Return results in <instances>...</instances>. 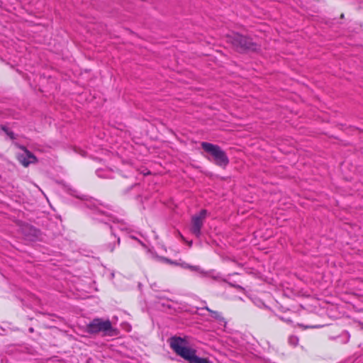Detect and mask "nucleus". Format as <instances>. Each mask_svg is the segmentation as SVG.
<instances>
[{
	"mask_svg": "<svg viewBox=\"0 0 363 363\" xmlns=\"http://www.w3.org/2000/svg\"><path fill=\"white\" fill-rule=\"evenodd\" d=\"M188 267L189 269H192V270H196L197 269V267H195V266H189Z\"/></svg>",
	"mask_w": 363,
	"mask_h": 363,
	"instance_id": "obj_9",
	"label": "nucleus"
},
{
	"mask_svg": "<svg viewBox=\"0 0 363 363\" xmlns=\"http://www.w3.org/2000/svg\"><path fill=\"white\" fill-rule=\"evenodd\" d=\"M171 349L179 356L189 362V363H211L207 358H201L196 355V350L185 346L184 339L173 336L169 339Z\"/></svg>",
	"mask_w": 363,
	"mask_h": 363,
	"instance_id": "obj_1",
	"label": "nucleus"
},
{
	"mask_svg": "<svg viewBox=\"0 0 363 363\" xmlns=\"http://www.w3.org/2000/svg\"><path fill=\"white\" fill-rule=\"evenodd\" d=\"M228 41L238 50H255L257 45L252 40L244 35L238 33H234L228 35Z\"/></svg>",
	"mask_w": 363,
	"mask_h": 363,
	"instance_id": "obj_4",
	"label": "nucleus"
},
{
	"mask_svg": "<svg viewBox=\"0 0 363 363\" xmlns=\"http://www.w3.org/2000/svg\"><path fill=\"white\" fill-rule=\"evenodd\" d=\"M2 129L6 132V133L11 138L14 139V134L12 131H10L9 130L5 128L4 127L2 128Z\"/></svg>",
	"mask_w": 363,
	"mask_h": 363,
	"instance_id": "obj_8",
	"label": "nucleus"
},
{
	"mask_svg": "<svg viewBox=\"0 0 363 363\" xmlns=\"http://www.w3.org/2000/svg\"><path fill=\"white\" fill-rule=\"evenodd\" d=\"M206 213V210L203 209L199 214L194 215L191 218V232L196 237H199L201 235V230L203 225Z\"/></svg>",
	"mask_w": 363,
	"mask_h": 363,
	"instance_id": "obj_5",
	"label": "nucleus"
},
{
	"mask_svg": "<svg viewBox=\"0 0 363 363\" xmlns=\"http://www.w3.org/2000/svg\"><path fill=\"white\" fill-rule=\"evenodd\" d=\"M86 331L89 334L96 335L101 333L103 335L112 336L115 335L116 330L113 328L111 322L102 318H94L87 325Z\"/></svg>",
	"mask_w": 363,
	"mask_h": 363,
	"instance_id": "obj_2",
	"label": "nucleus"
},
{
	"mask_svg": "<svg viewBox=\"0 0 363 363\" xmlns=\"http://www.w3.org/2000/svg\"><path fill=\"white\" fill-rule=\"evenodd\" d=\"M25 154L18 156V160L24 167H28L30 164L35 163L37 158L26 147H23Z\"/></svg>",
	"mask_w": 363,
	"mask_h": 363,
	"instance_id": "obj_6",
	"label": "nucleus"
},
{
	"mask_svg": "<svg viewBox=\"0 0 363 363\" xmlns=\"http://www.w3.org/2000/svg\"><path fill=\"white\" fill-rule=\"evenodd\" d=\"M201 147L206 152L212 155L216 165L224 168L228 164L229 160L226 153L218 145L203 142Z\"/></svg>",
	"mask_w": 363,
	"mask_h": 363,
	"instance_id": "obj_3",
	"label": "nucleus"
},
{
	"mask_svg": "<svg viewBox=\"0 0 363 363\" xmlns=\"http://www.w3.org/2000/svg\"><path fill=\"white\" fill-rule=\"evenodd\" d=\"M289 342L295 346L298 344V339L296 336H290L289 338Z\"/></svg>",
	"mask_w": 363,
	"mask_h": 363,
	"instance_id": "obj_7",
	"label": "nucleus"
}]
</instances>
